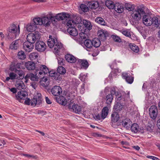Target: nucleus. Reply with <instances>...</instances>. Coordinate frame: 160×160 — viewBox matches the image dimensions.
<instances>
[{
    "label": "nucleus",
    "mask_w": 160,
    "mask_h": 160,
    "mask_svg": "<svg viewBox=\"0 0 160 160\" xmlns=\"http://www.w3.org/2000/svg\"><path fill=\"white\" fill-rule=\"evenodd\" d=\"M41 38V36L38 32L34 33H30L28 34L27 37V42L32 44L36 41H38Z\"/></svg>",
    "instance_id": "nucleus-4"
},
{
    "label": "nucleus",
    "mask_w": 160,
    "mask_h": 160,
    "mask_svg": "<svg viewBox=\"0 0 160 160\" xmlns=\"http://www.w3.org/2000/svg\"><path fill=\"white\" fill-rule=\"evenodd\" d=\"M21 63H18L15 65L12 64L10 67V70L11 71H15V72H17L18 71L20 70Z\"/></svg>",
    "instance_id": "nucleus-24"
},
{
    "label": "nucleus",
    "mask_w": 160,
    "mask_h": 160,
    "mask_svg": "<svg viewBox=\"0 0 160 160\" xmlns=\"http://www.w3.org/2000/svg\"><path fill=\"white\" fill-rule=\"evenodd\" d=\"M57 20L60 21L66 20L68 21L70 18V15L65 12L58 13L56 15Z\"/></svg>",
    "instance_id": "nucleus-9"
},
{
    "label": "nucleus",
    "mask_w": 160,
    "mask_h": 160,
    "mask_svg": "<svg viewBox=\"0 0 160 160\" xmlns=\"http://www.w3.org/2000/svg\"><path fill=\"white\" fill-rule=\"evenodd\" d=\"M58 58V64L60 65H64L65 60L64 59L60 58Z\"/></svg>",
    "instance_id": "nucleus-57"
},
{
    "label": "nucleus",
    "mask_w": 160,
    "mask_h": 160,
    "mask_svg": "<svg viewBox=\"0 0 160 160\" xmlns=\"http://www.w3.org/2000/svg\"><path fill=\"white\" fill-rule=\"evenodd\" d=\"M82 22L85 28L87 29L90 30L92 29V25L90 21L84 19L83 20Z\"/></svg>",
    "instance_id": "nucleus-30"
},
{
    "label": "nucleus",
    "mask_w": 160,
    "mask_h": 160,
    "mask_svg": "<svg viewBox=\"0 0 160 160\" xmlns=\"http://www.w3.org/2000/svg\"><path fill=\"white\" fill-rule=\"evenodd\" d=\"M56 72L54 71H49L48 70V72L49 74V76L52 77V78H53L54 76L55 75V73H56Z\"/></svg>",
    "instance_id": "nucleus-63"
},
{
    "label": "nucleus",
    "mask_w": 160,
    "mask_h": 160,
    "mask_svg": "<svg viewBox=\"0 0 160 160\" xmlns=\"http://www.w3.org/2000/svg\"><path fill=\"white\" fill-rule=\"evenodd\" d=\"M113 96L112 94H108L106 96L102 97L103 99L106 100V103L108 104V106L109 107L110 106L112 102L113 99Z\"/></svg>",
    "instance_id": "nucleus-15"
},
{
    "label": "nucleus",
    "mask_w": 160,
    "mask_h": 160,
    "mask_svg": "<svg viewBox=\"0 0 160 160\" xmlns=\"http://www.w3.org/2000/svg\"><path fill=\"white\" fill-rule=\"evenodd\" d=\"M120 118V116L119 114H118V112H112L111 114V121L112 122V125L113 127L114 126L112 125V123L113 122H117L119 119Z\"/></svg>",
    "instance_id": "nucleus-17"
},
{
    "label": "nucleus",
    "mask_w": 160,
    "mask_h": 160,
    "mask_svg": "<svg viewBox=\"0 0 160 160\" xmlns=\"http://www.w3.org/2000/svg\"><path fill=\"white\" fill-rule=\"evenodd\" d=\"M56 42L55 39H49L47 43L48 47L52 48L54 47L56 44Z\"/></svg>",
    "instance_id": "nucleus-40"
},
{
    "label": "nucleus",
    "mask_w": 160,
    "mask_h": 160,
    "mask_svg": "<svg viewBox=\"0 0 160 160\" xmlns=\"http://www.w3.org/2000/svg\"><path fill=\"white\" fill-rule=\"evenodd\" d=\"M20 40L17 39L13 41L10 45L9 48L10 49L13 50H17L19 47V43Z\"/></svg>",
    "instance_id": "nucleus-20"
},
{
    "label": "nucleus",
    "mask_w": 160,
    "mask_h": 160,
    "mask_svg": "<svg viewBox=\"0 0 160 160\" xmlns=\"http://www.w3.org/2000/svg\"><path fill=\"white\" fill-rule=\"evenodd\" d=\"M125 7L126 9L129 11H133L134 10V9L135 8V6L134 5L128 3H126L125 4Z\"/></svg>",
    "instance_id": "nucleus-33"
},
{
    "label": "nucleus",
    "mask_w": 160,
    "mask_h": 160,
    "mask_svg": "<svg viewBox=\"0 0 160 160\" xmlns=\"http://www.w3.org/2000/svg\"><path fill=\"white\" fill-rule=\"evenodd\" d=\"M148 127L147 126H146L145 127V128L142 131H141V132L142 133H144L146 131H148L149 132H151L152 131V127Z\"/></svg>",
    "instance_id": "nucleus-56"
},
{
    "label": "nucleus",
    "mask_w": 160,
    "mask_h": 160,
    "mask_svg": "<svg viewBox=\"0 0 160 160\" xmlns=\"http://www.w3.org/2000/svg\"><path fill=\"white\" fill-rule=\"evenodd\" d=\"M51 91L53 95L58 96L62 92V90L59 86H55L51 89Z\"/></svg>",
    "instance_id": "nucleus-11"
},
{
    "label": "nucleus",
    "mask_w": 160,
    "mask_h": 160,
    "mask_svg": "<svg viewBox=\"0 0 160 160\" xmlns=\"http://www.w3.org/2000/svg\"><path fill=\"white\" fill-rule=\"evenodd\" d=\"M142 22L145 25L147 26H150L152 24L154 25L155 27H157L158 25V18L145 12L143 16Z\"/></svg>",
    "instance_id": "nucleus-1"
},
{
    "label": "nucleus",
    "mask_w": 160,
    "mask_h": 160,
    "mask_svg": "<svg viewBox=\"0 0 160 160\" xmlns=\"http://www.w3.org/2000/svg\"><path fill=\"white\" fill-rule=\"evenodd\" d=\"M124 104L119 102H116L113 108L115 110V112H119L121 111L123 108Z\"/></svg>",
    "instance_id": "nucleus-25"
},
{
    "label": "nucleus",
    "mask_w": 160,
    "mask_h": 160,
    "mask_svg": "<svg viewBox=\"0 0 160 160\" xmlns=\"http://www.w3.org/2000/svg\"><path fill=\"white\" fill-rule=\"evenodd\" d=\"M79 62L81 63V65L85 69L87 68L89 66L88 61L86 60H80Z\"/></svg>",
    "instance_id": "nucleus-44"
},
{
    "label": "nucleus",
    "mask_w": 160,
    "mask_h": 160,
    "mask_svg": "<svg viewBox=\"0 0 160 160\" xmlns=\"http://www.w3.org/2000/svg\"><path fill=\"white\" fill-rule=\"evenodd\" d=\"M145 14V12L143 7H140L133 11L131 16L132 18L135 21H138L141 19L142 16L143 17Z\"/></svg>",
    "instance_id": "nucleus-3"
},
{
    "label": "nucleus",
    "mask_w": 160,
    "mask_h": 160,
    "mask_svg": "<svg viewBox=\"0 0 160 160\" xmlns=\"http://www.w3.org/2000/svg\"><path fill=\"white\" fill-rule=\"evenodd\" d=\"M42 102L41 95L40 93H38L35 96L33 99L31 100L30 104L32 106H35L37 104L40 105Z\"/></svg>",
    "instance_id": "nucleus-7"
},
{
    "label": "nucleus",
    "mask_w": 160,
    "mask_h": 160,
    "mask_svg": "<svg viewBox=\"0 0 160 160\" xmlns=\"http://www.w3.org/2000/svg\"><path fill=\"white\" fill-rule=\"evenodd\" d=\"M36 25H42V21L41 17L35 18H34L32 21Z\"/></svg>",
    "instance_id": "nucleus-35"
},
{
    "label": "nucleus",
    "mask_w": 160,
    "mask_h": 160,
    "mask_svg": "<svg viewBox=\"0 0 160 160\" xmlns=\"http://www.w3.org/2000/svg\"><path fill=\"white\" fill-rule=\"evenodd\" d=\"M108 107H104L102 110L101 112V118L103 119L107 116L108 113Z\"/></svg>",
    "instance_id": "nucleus-27"
},
{
    "label": "nucleus",
    "mask_w": 160,
    "mask_h": 160,
    "mask_svg": "<svg viewBox=\"0 0 160 160\" xmlns=\"http://www.w3.org/2000/svg\"><path fill=\"white\" fill-rule=\"evenodd\" d=\"M22 155L24 156L28 157L29 158H32L34 159H37V157L36 156L31 155L29 154H23Z\"/></svg>",
    "instance_id": "nucleus-60"
},
{
    "label": "nucleus",
    "mask_w": 160,
    "mask_h": 160,
    "mask_svg": "<svg viewBox=\"0 0 160 160\" xmlns=\"http://www.w3.org/2000/svg\"><path fill=\"white\" fill-rule=\"evenodd\" d=\"M112 37L115 42H121V38L119 37L117 35H112Z\"/></svg>",
    "instance_id": "nucleus-55"
},
{
    "label": "nucleus",
    "mask_w": 160,
    "mask_h": 160,
    "mask_svg": "<svg viewBox=\"0 0 160 160\" xmlns=\"http://www.w3.org/2000/svg\"><path fill=\"white\" fill-rule=\"evenodd\" d=\"M112 94V95L115 94L116 97H117V95H118V92H116L114 88H112L111 91L110 93Z\"/></svg>",
    "instance_id": "nucleus-64"
},
{
    "label": "nucleus",
    "mask_w": 160,
    "mask_h": 160,
    "mask_svg": "<svg viewBox=\"0 0 160 160\" xmlns=\"http://www.w3.org/2000/svg\"><path fill=\"white\" fill-rule=\"evenodd\" d=\"M122 76L123 78L125 79L126 81L128 83H132L134 80V77L128 75L127 73H123L122 74Z\"/></svg>",
    "instance_id": "nucleus-14"
},
{
    "label": "nucleus",
    "mask_w": 160,
    "mask_h": 160,
    "mask_svg": "<svg viewBox=\"0 0 160 160\" xmlns=\"http://www.w3.org/2000/svg\"><path fill=\"white\" fill-rule=\"evenodd\" d=\"M27 95V93L26 91H20L18 92L17 95H16V97L19 102H21V100H24L26 98Z\"/></svg>",
    "instance_id": "nucleus-12"
},
{
    "label": "nucleus",
    "mask_w": 160,
    "mask_h": 160,
    "mask_svg": "<svg viewBox=\"0 0 160 160\" xmlns=\"http://www.w3.org/2000/svg\"><path fill=\"white\" fill-rule=\"evenodd\" d=\"M16 73L18 74V75L19 76H18V78H19L20 79H22L23 78V73L22 72V71L20 70L19 71H18Z\"/></svg>",
    "instance_id": "nucleus-62"
},
{
    "label": "nucleus",
    "mask_w": 160,
    "mask_h": 160,
    "mask_svg": "<svg viewBox=\"0 0 160 160\" xmlns=\"http://www.w3.org/2000/svg\"><path fill=\"white\" fill-rule=\"evenodd\" d=\"M79 35L82 39H86L87 36V34L85 33V32H82L80 33Z\"/></svg>",
    "instance_id": "nucleus-61"
},
{
    "label": "nucleus",
    "mask_w": 160,
    "mask_h": 160,
    "mask_svg": "<svg viewBox=\"0 0 160 160\" xmlns=\"http://www.w3.org/2000/svg\"><path fill=\"white\" fill-rule=\"evenodd\" d=\"M129 46L131 50L135 52H138L139 51V49L138 47L134 44L130 43Z\"/></svg>",
    "instance_id": "nucleus-34"
},
{
    "label": "nucleus",
    "mask_w": 160,
    "mask_h": 160,
    "mask_svg": "<svg viewBox=\"0 0 160 160\" xmlns=\"http://www.w3.org/2000/svg\"><path fill=\"white\" fill-rule=\"evenodd\" d=\"M9 77L10 79L12 80H13L15 79H18V77L17 74L14 73L13 72H11L9 74Z\"/></svg>",
    "instance_id": "nucleus-54"
},
{
    "label": "nucleus",
    "mask_w": 160,
    "mask_h": 160,
    "mask_svg": "<svg viewBox=\"0 0 160 160\" xmlns=\"http://www.w3.org/2000/svg\"><path fill=\"white\" fill-rule=\"evenodd\" d=\"M66 60L70 63H74L76 61V58L71 54H68L65 56Z\"/></svg>",
    "instance_id": "nucleus-23"
},
{
    "label": "nucleus",
    "mask_w": 160,
    "mask_h": 160,
    "mask_svg": "<svg viewBox=\"0 0 160 160\" xmlns=\"http://www.w3.org/2000/svg\"><path fill=\"white\" fill-rule=\"evenodd\" d=\"M35 74L37 76H40V78L39 79H40L41 78H42V77H43V76L47 73H46V72L44 71L36 70Z\"/></svg>",
    "instance_id": "nucleus-47"
},
{
    "label": "nucleus",
    "mask_w": 160,
    "mask_h": 160,
    "mask_svg": "<svg viewBox=\"0 0 160 160\" xmlns=\"http://www.w3.org/2000/svg\"><path fill=\"white\" fill-rule=\"evenodd\" d=\"M69 20H71L69 19ZM71 20L74 21L72 23V24H73L72 25H74L75 24H77L80 23L82 22L81 18L79 17H76L75 20Z\"/></svg>",
    "instance_id": "nucleus-52"
},
{
    "label": "nucleus",
    "mask_w": 160,
    "mask_h": 160,
    "mask_svg": "<svg viewBox=\"0 0 160 160\" xmlns=\"http://www.w3.org/2000/svg\"><path fill=\"white\" fill-rule=\"evenodd\" d=\"M114 10L117 12L121 13L124 11V8L123 5L119 3H116L114 8Z\"/></svg>",
    "instance_id": "nucleus-18"
},
{
    "label": "nucleus",
    "mask_w": 160,
    "mask_h": 160,
    "mask_svg": "<svg viewBox=\"0 0 160 160\" xmlns=\"http://www.w3.org/2000/svg\"><path fill=\"white\" fill-rule=\"evenodd\" d=\"M40 76H37L36 75H34L32 73H31V77L30 79L33 81H37L40 78Z\"/></svg>",
    "instance_id": "nucleus-51"
},
{
    "label": "nucleus",
    "mask_w": 160,
    "mask_h": 160,
    "mask_svg": "<svg viewBox=\"0 0 160 160\" xmlns=\"http://www.w3.org/2000/svg\"><path fill=\"white\" fill-rule=\"evenodd\" d=\"M7 31V33L6 34L7 38L8 40H11L12 39L16 38L17 34L19 33V26L18 25L17 29L16 26L12 24L8 28Z\"/></svg>",
    "instance_id": "nucleus-2"
},
{
    "label": "nucleus",
    "mask_w": 160,
    "mask_h": 160,
    "mask_svg": "<svg viewBox=\"0 0 160 160\" xmlns=\"http://www.w3.org/2000/svg\"><path fill=\"white\" fill-rule=\"evenodd\" d=\"M92 42V46L96 48L99 47L101 44L100 39L97 38H93Z\"/></svg>",
    "instance_id": "nucleus-31"
},
{
    "label": "nucleus",
    "mask_w": 160,
    "mask_h": 160,
    "mask_svg": "<svg viewBox=\"0 0 160 160\" xmlns=\"http://www.w3.org/2000/svg\"><path fill=\"white\" fill-rule=\"evenodd\" d=\"M36 70L44 71L46 72V73H48V68L44 65H41L39 66L38 68Z\"/></svg>",
    "instance_id": "nucleus-38"
},
{
    "label": "nucleus",
    "mask_w": 160,
    "mask_h": 160,
    "mask_svg": "<svg viewBox=\"0 0 160 160\" xmlns=\"http://www.w3.org/2000/svg\"><path fill=\"white\" fill-rule=\"evenodd\" d=\"M150 117L154 120L156 118L158 115V110L157 107L154 105L151 106L149 109Z\"/></svg>",
    "instance_id": "nucleus-6"
},
{
    "label": "nucleus",
    "mask_w": 160,
    "mask_h": 160,
    "mask_svg": "<svg viewBox=\"0 0 160 160\" xmlns=\"http://www.w3.org/2000/svg\"><path fill=\"white\" fill-rule=\"evenodd\" d=\"M131 130L135 133H137L139 130V127L137 123H134L130 127Z\"/></svg>",
    "instance_id": "nucleus-36"
},
{
    "label": "nucleus",
    "mask_w": 160,
    "mask_h": 160,
    "mask_svg": "<svg viewBox=\"0 0 160 160\" xmlns=\"http://www.w3.org/2000/svg\"><path fill=\"white\" fill-rule=\"evenodd\" d=\"M122 33L123 34L126 36H127L130 38H131V33H130V32H128L127 30H125L123 31L122 32Z\"/></svg>",
    "instance_id": "nucleus-59"
},
{
    "label": "nucleus",
    "mask_w": 160,
    "mask_h": 160,
    "mask_svg": "<svg viewBox=\"0 0 160 160\" xmlns=\"http://www.w3.org/2000/svg\"><path fill=\"white\" fill-rule=\"evenodd\" d=\"M55 75L54 76L53 78H52L53 79H54L55 80L61 81L62 79V76L60 73L58 72H56L55 73Z\"/></svg>",
    "instance_id": "nucleus-50"
},
{
    "label": "nucleus",
    "mask_w": 160,
    "mask_h": 160,
    "mask_svg": "<svg viewBox=\"0 0 160 160\" xmlns=\"http://www.w3.org/2000/svg\"><path fill=\"white\" fill-rule=\"evenodd\" d=\"M105 4L106 6L109 8L111 9H114L115 4L111 1L107 0L105 1Z\"/></svg>",
    "instance_id": "nucleus-32"
},
{
    "label": "nucleus",
    "mask_w": 160,
    "mask_h": 160,
    "mask_svg": "<svg viewBox=\"0 0 160 160\" xmlns=\"http://www.w3.org/2000/svg\"><path fill=\"white\" fill-rule=\"evenodd\" d=\"M38 27L32 21L30 23L28 24L26 26V29L28 32H33L35 31Z\"/></svg>",
    "instance_id": "nucleus-16"
},
{
    "label": "nucleus",
    "mask_w": 160,
    "mask_h": 160,
    "mask_svg": "<svg viewBox=\"0 0 160 160\" xmlns=\"http://www.w3.org/2000/svg\"><path fill=\"white\" fill-rule=\"evenodd\" d=\"M98 34L99 39H101L102 41L106 39L105 36L104 30L99 31Z\"/></svg>",
    "instance_id": "nucleus-41"
},
{
    "label": "nucleus",
    "mask_w": 160,
    "mask_h": 160,
    "mask_svg": "<svg viewBox=\"0 0 160 160\" xmlns=\"http://www.w3.org/2000/svg\"><path fill=\"white\" fill-rule=\"evenodd\" d=\"M45 43L42 41H37L35 45V48L38 51L40 52L44 51L46 49Z\"/></svg>",
    "instance_id": "nucleus-8"
},
{
    "label": "nucleus",
    "mask_w": 160,
    "mask_h": 160,
    "mask_svg": "<svg viewBox=\"0 0 160 160\" xmlns=\"http://www.w3.org/2000/svg\"><path fill=\"white\" fill-rule=\"evenodd\" d=\"M88 6L91 9H95L98 7L99 4L97 1H92L88 3Z\"/></svg>",
    "instance_id": "nucleus-28"
},
{
    "label": "nucleus",
    "mask_w": 160,
    "mask_h": 160,
    "mask_svg": "<svg viewBox=\"0 0 160 160\" xmlns=\"http://www.w3.org/2000/svg\"><path fill=\"white\" fill-rule=\"evenodd\" d=\"M56 99L57 102L60 104L64 106L67 104V100L63 96H60L59 98L56 97Z\"/></svg>",
    "instance_id": "nucleus-21"
},
{
    "label": "nucleus",
    "mask_w": 160,
    "mask_h": 160,
    "mask_svg": "<svg viewBox=\"0 0 160 160\" xmlns=\"http://www.w3.org/2000/svg\"><path fill=\"white\" fill-rule=\"evenodd\" d=\"M15 86L19 90H21L22 89L25 88V87L23 82L20 80L17 81Z\"/></svg>",
    "instance_id": "nucleus-29"
},
{
    "label": "nucleus",
    "mask_w": 160,
    "mask_h": 160,
    "mask_svg": "<svg viewBox=\"0 0 160 160\" xmlns=\"http://www.w3.org/2000/svg\"><path fill=\"white\" fill-rule=\"evenodd\" d=\"M80 8L81 10L84 12H87L88 10V8L85 4H82L80 6Z\"/></svg>",
    "instance_id": "nucleus-53"
},
{
    "label": "nucleus",
    "mask_w": 160,
    "mask_h": 160,
    "mask_svg": "<svg viewBox=\"0 0 160 160\" xmlns=\"http://www.w3.org/2000/svg\"><path fill=\"white\" fill-rule=\"evenodd\" d=\"M116 97V98H117V99L116 101V102H119L122 104H124L125 101V98L123 96L120 95L118 97Z\"/></svg>",
    "instance_id": "nucleus-39"
},
{
    "label": "nucleus",
    "mask_w": 160,
    "mask_h": 160,
    "mask_svg": "<svg viewBox=\"0 0 160 160\" xmlns=\"http://www.w3.org/2000/svg\"><path fill=\"white\" fill-rule=\"evenodd\" d=\"M95 21L102 25H105L106 24L105 21L101 17H97L95 19Z\"/></svg>",
    "instance_id": "nucleus-43"
},
{
    "label": "nucleus",
    "mask_w": 160,
    "mask_h": 160,
    "mask_svg": "<svg viewBox=\"0 0 160 160\" xmlns=\"http://www.w3.org/2000/svg\"><path fill=\"white\" fill-rule=\"evenodd\" d=\"M49 17L50 19V21H51L52 23H54L57 22L58 20H57L56 16H54L53 14L51 12H49Z\"/></svg>",
    "instance_id": "nucleus-46"
},
{
    "label": "nucleus",
    "mask_w": 160,
    "mask_h": 160,
    "mask_svg": "<svg viewBox=\"0 0 160 160\" xmlns=\"http://www.w3.org/2000/svg\"><path fill=\"white\" fill-rule=\"evenodd\" d=\"M56 44L54 46V50L57 52H58L59 51V49L62 47V45L59 42H57V40L56 38Z\"/></svg>",
    "instance_id": "nucleus-49"
},
{
    "label": "nucleus",
    "mask_w": 160,
    "mask_h": 160,
    "mask_svg": "<svg viewBox=\"0 0 160 160\" xmlns=\"http://www.w3.org/2000/svg\"><path fill=\"white\" fill-rule=\"evenodd\" d=\"M18 58L21 60H24L26 58V56L24 51H19L18 54Z\"/></svg>",
    "instance_id": "nucleus-42"
},
{
    "label": "nucleus",
    "mask_w": 160,
    "mask_h": 160,
    "mask_svg": "<svg viewBox=\"0 0 160 160\" xmlns=\"http://www.w3.org/2000/svg\"><path fill=\"white\" fill-rule=\"evenodd\" d=\"M42 25L45 26H48L51 24L49 17V13L45 16L41 17Z\"/></svg>",
    "instance_id": "nucleus-19"
},
{
    "label": "nucleus",
    "mask_w": 160,
    "mask_h": 160,
    "mask_svg": "<svg viewBox=\"0 0 160 160\" xmlns=\"http://www.w3.org/2000/svg\"><path fill=\"white\" fill-rule=\"evenodd\" d=\"M23 48L26 52H30L33 49V44L28 42H25L23 43Z\"/></svg>",
    "instance_id": "nucleus-13"
},
{
    "label": "nucleus",
    "mask_w": 160,
    "mask_h": 160,
    "mask_svg": "<svg viewBox=\"0 0 160 160\" xmlns=\"http://www.w3.org/2000/svg\"><path fill=\"white\" fill-rule=\"evenodd\" d=\"M57 72L63 75L66 72L65 68L62 66H59L57 70Z\"/></svg>",
    "instance_id": "nucleus-45"
},
{
    "label": "nucleus",
    "mask_w": 160,
    "mask_h": 160,
    "mask_svg": "<svg viewBox=\"0 0 160 160\" xmlns=\"http://www.w3.org/2000/svg\"><path fill=\"white\" fill-rule=\"evenodd\" d=\"M38 54L36 52H32L29 55V58L31 60L38 59Z\"/></svg>",
    "instance_id": "nucleus-48"
},
{
    "label": "nucleus",
    "mask_w": 160,
    "mask_h": 160,
    "mask_svg": "<svg viewBox=\"0 0 160 160\" xmlns=\"http://www.w3.org/2000/svg\"><path fill=\"white\" fill-rule=\"evenodd\" d=\"M73 21L72 20L68 21L67 25L68 28L67 29V31L70 35L75 37L78 35V32L77 29L74 27L75 26L72 24V23H73Z\"/></svg>",
    "instance_id": "nucleus-5"
},
{
    "label": "nucleus",
    "mask_w": 160,
    "mask_h": 160,
    "mask_svg": "<svg viewBox=\"0 0 160 160\" xmlns=\"http://www.w3.org/2000/svg\"><path fill=\"white\" fill-rule=\"evenodd\" d=\"M85 46L88 48H90L92 46V42L89 39H86L84 42Z\"/></svg>",
    "instance_id": "nucleus-37"
},
{
    "label": "nucleus",
    "mask_w": 160,
    "mask_h": 160,
    "mask_svg": "<svg viewBox=\"0 0 160 160\" xmlns=\"http://www.w3.org/2000/svg\"><path fill=\"white\" fill-rule=\"evenodd\" d=\"M26 68L28 70H32L35 68V64L32 62H26L25 64Z\"/></svg>",
    "instance_id": "nucleus-26"
},
{
    "label": "nucleus",
    "mask_w": 160,
    "mask_h": 160,
    "mask_svg": "<svg viewBox=\"0 0 160 160\" xmlns=\"http://www.w3.org/2000/svg\"><path fill=\"white\" fill-rule=\"evenodd\" d=\"M68 108L69 109L72 110L74 112L77 113H79L82 110L81 106L74 103L73 105L70 103L68 105Z\"/></svg>",
    "instance_id": "nucleus-10"
},
{
    "label": "nucleus",
    "mask_w": 160,
    "mask_h": 160,
    "mask_svg": "<svg viewBox=\"0 0 160 160\" xmlns=\"http://www.w3.org/2000/svg\"><path fill=\"white\" fill-rule=\"evenodd\" d=\"M87 77V76L86 75L81 73L80 74L79 79L82 81L84 82L86 79Z\"/></svg>",
    "instance_id": "nucleus-58"
},
{
    "label": "nucleus",
    "mask_w": 160,
    "mask_h": 160,
    "mask_svg": "<svg viewBox=\"0 0 160 160\" xmlns=\"http://www.w3.org/2000/svg\"><path fill=\"white\" fill-rule=\"evenodd\" d=\"M131 122L130 119L127 118L122 121V124L126 129H129L130 128Z\"/></svg>",
    "instance_id": "nucleus-22"
}]
</instances>
